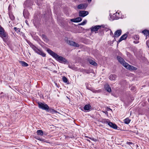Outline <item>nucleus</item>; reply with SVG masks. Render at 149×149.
<instances>
[{
    "label": "nucleus",
    "mask_w": 149,
    "mask_h": 149,
    "mask_svg": "<svg viewBox=\"0 0 149 149\" xmlns=\"http://www.w3.org/2000/svg\"><path fill=\"white\" fill-rule=\"evenodd\" d=\"M47 51L50 55L59 62L64 63H66L68 62L67 60L64 58L58 55L50 49H47Z\"/></svg>",
    "instance_id": "1"
},
{
    "label": "nucleus",
    "mask_w": 149,
    "mask_h": 149,
    "mask_svg": "<svg viewBox=\"0 0 149 149\" xmlns=\"http://www.w3.org/2000/svg\"><path fill=\"white\" fill-rule=\"evenodd\" d=\"M31 47L33 49V50L38 54L42 56L43 57H45L46 56V54L45 53L41 50L38 49L35 46L31 44L30 45Z\"/></svg>",
    "instance_id": "2"
},
{
    "label": "nucleus",
    "mask_w": 149,
    "mask_h": 149,
    "mask_svg": "<svg viewBox=\"0 0 149 149\" xmlns=\"http://www.w3.org/2000/svg\"><path fill=\"white\" fill-rule=\"evenodd\" d=\"M0 37L3 39V40L5 42L6 40L4 38H7L8 37V35L6 33L4 29L2 27L0 30Z\"/></svg>",
    "instance_id": "3"
},
{
    "label": "nucleus",
    "mask_w": 149,
    "mask_h": 149,
    "mask_svg": "<svg viewBox=\"0 0 149 149\" xmlns=\"http://www.w3.org/2000/svg\"><path fill=\"white\" fill-rule=\"evenodd\" d=\"M38 106L40 109H41L43 110L47 111L49 109V107L46 104L42 103L40 102H38Z\"/></svg>",
    "instance_id": "4"
},
{
    "label": "nucleus",
    "mask_w": 149,
    "mask_h": 149,
    "mask_svg": "<svg viewBox=\"0 0 149 149\" xmlns=\"http://www.w3.org/2000/svg\"><path fill=\"white\" fill-rule=\"evenodd\" d=\"M102 26L103 27V26L102 25H96L92 26L90 29L92 32H96L97 31L98 29L100 28Z\"/></svg>",
    "instance_id": "5"
},
{
    "label": "nucleus",
    "mask_w": 149,
    "mask_h": 149,
    "mask_svg": "<svg viewBox=\"0 0 149 149\" xmlns=\"http://www.w3.org/2000/svg\"><path fill=\"white\" fill-rule=\"evenodd\" d=\"M88 13H89L88 11H80L79 12V17H84L87 15Z\"/></svg>",
    "instance_id": "6"
},
{
    "label": "nucleus",
    "mask_w": 149,
    "mask_h": 149,
    "mask_svg": "<svg viewBox=\"0 0 149 149\" xmlns=\"http://www.w3.org/2000/svg\"><path fill=\"white\" fill-rule=\"evenodd\" d=\"M87 6V4L86 3H82L79 4L77 6L78 9L85 10Z\"/></svg>",
    "instance_id": "7"
},
{
    "label": "nucleus",
    "mask_w": 149,
    "mask_h": 149,
    "mask_svg": "<svg viewBox=\"0 0 149 149\" xmlns=\"http://www.w3.org/2000/svg\"><path fill=\"white\" fill-rule=\"evenodd\" d=\"M106 123H107L108 125H109L111 127L116 129H117L118 127L114 123H113L111 122H108L107 121H106Z\"/></svg>",
    "instance_id": "8"
},
{
    "label": "nucleus",
    "mask_w": 149,
    "mask_h": 149,
    "mask_svg": "<svg viewBox=\"0 0 149 149\" xmlns=\"http://www.w3.org/2000/svg\"><path fill=\"white\" fill-rule=\"evenodd\" d=\"M68 43L69 45H70L76 47H79V45L78 43L69 40L68 41Z\"/></svg>",
    "instance_id": "9"
},
{
    "label": "nucleus",
    "mask_w": 149,
    "mask_h": 149,
    "mask_svg": "<svg viewBox=\"0 0 149 149\" xmlns=\"http://www.w3.org/2000/svg\"><path fill=\"white\" fill-rule=\"evenodd\" d=\"M121 30L120 29L117 30L114 33L115 37H118L121 34Z\"/></svg>",
    "instance_id": "10"
},
{
    "label": "nucleus",
    "mask_w": 149,
    "mask_h": 149,
    "mask_svg": "<svg viewBox=\"0 0 149 149\" xmlns=\"http://www.w3.org/2000/svg\"><path fill=\"white\" fill-rule=\"evenodd\" d=\"M128 33H126L122 35L120 38V39L118 41V42H120L123 40H124L126 39L127 36V34Z\"/></svg>",
    "instance_id": "11"
},
{
    "label": "nucleus",
    "mask_w": 149,
    "mask_h": 149,
    "mask_svg": "<svg viewBox=\"0 0 149 149\" xmlns=\"http://www.w3.org/2000/svg\"><path fill=\"white\" fill-rule=\"evenodd\" d=\"M104 88L105 90H106L107 92L109 93L111 92V88L109 85L108 84H106L104 85Z\"/></svg>",
    "instance_id": "12"
},
{
    "label": "nucleus",
    "mask_w": 149,
    "mask_h": 149,
    "mask_svg": "<svg viewBox=\"0 0 149 149\" xmlns=\"http://www.w3.org/2000/svg\"><path fill=\"white\" fill-rule=\"evenodd\" d=\"M117 77V76L115 74H111L109 77V79L111 81L114 80Z\"/></svg>",
    "instance_id": "13"
},
{
    "label": "nucleus",
    "mask_w": 149,
    "mask_h": 149,
    "mask_svg": "<svg viewBox=\"0 0 149 149\" xmlns=\"http://www.w3.org/2000/svg\"><path fill=\"white\" fill-rule=\"evenodd\" d=\"M117 59L118 61L121 64H122L123 62H124L125 61L120 56H117Z\"/></svg>",
    "instance_id": "14"
},
{
    "label": "nucleus",
    "mask_w": 149,
    "mask_h": 149,
    "mask_svg": "<svg viewBox=\"0 0 149 149\" xmlns=\"http://www.w3.org/2000/svg\"><path fill=\"white\" fill-rule=\"evenodd\" d=\"M142 33L145 35L147 37V36L149 37V30L145 29L142 31Z\"/></svg>",
    "instance_id": "15"
},
{
    "label": "nucleus",
    "mask_w": 149,
    "mask_h": 149,
    "mask_svg": "<svg viewBox=\"0 0 149 149\" xmlns=\"http://www.w3.org/2000/svg\"><path fill=\"white\" fill-rule=\"evenodd\" d=\"M41 37L42 38V39L44 40L47 42H48L49 40L47 38V37L44 34H42L41 35Z\"/></svg>",
    "instance_id": "16"
},
{
    "label": "nucleus",
    "mask_w": 149,
    "mask_h": 149,
    "mask_svg": "<svg viewBox=\"0 0 149 149\" xmlns=\"http://www.w3.org/2000/svg\"><path fill=\"white\" fill-rule=\"evenodd\" d=\"M19 62L22 66L24 67H27L29 65L27 63L23 61H19Z\"/></svg>",
    "instance_id": "17"
},
{
    "label": "nucleus",
    "mask_w": 149,
    "mask_h": 149,
    "mask_svg": "<svg viewBox=\"0 0 149 149\" xmlns=\"http://www.w3.org/2000/svg\"><path fill=\"white\" fill-rule=\"evenodd\" d=\"M91 106L90 105L87 104L84 107V109L85 110H88L91 108Z\"/></svg>",
    "instance_id": "18"
},
{
    "label": "nucleus",
    "mask_w": 149,
    "mask_h": 149,
    "mask_svg": "<svg viewBox=\"0 0 149 149\" xmlns=\"http://www.w3.org/2000/svg\"><path fill=\"white\" fill-rule=\"evenodd\" d=\"M46 111L52 113H54L57 112V111H56L54 110V109L49 108V109Z\"/></svg>",
    "instance_id": "19"
},
{
    "label": "nucleus",
    "mask_w": 149,
    "mask_h": 149,
    "mask_svg": "<svg viewBox=\"0 0 149 149\" xmlns=\"http://www.w3.org/2000/svg\"><path fill=\"white\" fill-rule=\"evenodd\" d=\"M122 64L127 69H128V68H129L130 65L127 63L125 62V61Z\"/></svg>",
    "instance_id": "20"
},
{
    "label": "nucleus",
    "mask_w": 149,
    "mask_h": 149,
    "mask_svg": "<svg viewBox=\"0 0 149 149\" xmlns=\"http://www.w3.org/2000/svg\"><path fill=\"white\" fill-rule=\"evenodd\" d=\"M129 67V68H128V69L130 70H136L137 69L135 67L133 66L130 65Z\"/></svg>",
    "instance_id": "21"
},
{
    "label": "nucleus",
    "mask_w": 149,
    "mask_h": 149,
    "mask_svg": "<svg viewBox=\"0 0 149 149\" xmlns=\"http://www.w3.org/2000/svg\"><path fill=\"white\" fill-rule=\"evenodd\" d=\"M89 63H90V64L93 65L94 66H96L97 65V63L92 60H89Z\"/></svg>",
    "instance_id": "22"
},
{
    "label": "nucleus",
    "mask_w": 149,
    "mask_h": 149,
    "mask_svg": "<svg viewBox=\"0 0 149 149\" xmlns=\"http://www.w3.org/2000/svg\"><path fill=\"white\" fill-rule=\"evenodd\" d=\"M124 121V122L125 124H128L130 122L131 120L127 118L125 119Z\"/></svg>",
    "instance_id": "23"
},
{
    "label": "nucleus",
    "mask_w": 149,
    "mask_h": 149,
    "mask_svg": "<svg viewBox=\"0 0 149 149\" xmlns=\"http://www.w3.org/2000/svg\"><path fill=\"white\" fill-rule=\"evenodd\" d=\"M37 134L40 135L41 136H42L43 134V133L42 130H38L37 131Z\"/></svg>",
    "instance_id": "24"
},
{
    "label": "nucleus",
    "mask_w": 149,
    "mask_h": 149,
    "mask_svg": "<svg viewBox=\"0 0 149 149\" xmlns=\"http://www.w3.org/2000/svg\"><path fill=\"white\" fill-rule=\"evenodd\" d=\"M87 22L86 20H84L82 22L79 24V25H84Z\"/></svg>",
    "instance_id": "25"
},
{
    "label": "nucleus",
    "mask_w": 149,
    "mask_h": 149,
    "mask_svg": "<svg viewBox=\"0 0 149 149\" xmlns=\"http://www.w3.org/2000/svg\"><path fill=\"white\" fill-rule=\"evenodd\" d=\"M76 19L77 22H81L82 20V19L80 17H78L76 18Z\"/></svg>",
    "instance_id": "26"
},
{
    "label": "nucleus",
    "mask_w": 149,
    "mask_h": 149,
    "mask_svg": "<svg viewBox=\"0 0 149 149\" xmlns=\"http://www.w3.org/2000/svg\"><path fill=\"white\" fill-rule=\"evenodd\" d=\"M63 80L65 83H67L68 82V79L65 77H63L62 78Z\"/></svg>",
    "instance_id": "27"
},
{
    "label": "nucleus",
    "mask_w": 149,
    "mask_h": 149,
    "mask_svg": "<svg viewBox=\"0 0 149 149\" xmlns=\"http://www.w3.org/2000/svg\"><path fill=\"white\" fill-rule=\"evenodd\" d=\"M14 29L15 31L17 32L18 33L20 32V31L19 29L17 28L16 27H15Z\"/></svg>",
    "instance_id": "28"
},
{
    "label": "nucleus",
    "mask_w": 149,
    "mask_h": 149,
    "mask_svg": "<svg viewBox=\"0 0 149 149\" xmlns=\"http://www.w3.org/2000/svg\"><path fill=\"white\" fill-rule=\"evenodd\" d=\"M134 39L136 40H138L139 39V36L137 35H135L134 37Z\"/></svg>",
    "instance_id": "29"
},
{
    "label": "nucleus",
    "mask_w": 149,
    "mask_h": 149,
    "mask_svg": "<svg viewBox=\"0 0 149 149\" xmlns=\"http://www.w3.org/2000/svg\"><path fill=\"white\" fill-rule=\"evenodd\" d=\"M109 30L110 31V35L113 37H115L114 35H113V33L112 32V31L111 30L109 29Z\"/></svg>",
    "instance_id": "30"
},
{
    "label": "nucleus",
    "mask_w": 149,
    "mask_h": 149,
    "mask_svg": "<svg viewBox=\"0 0 149 149\" xmlns=\"http://www.w3.org/2000/svg\"><path fill=\"white\" fill-rule=\"evenodd\" d=\"M37 139L42 141H45V139H42V138H38Z\"/></svg>",
    "instance_id": "31"
},
{
    "label": "nucleus",
    "mask_w": 149,
    "mask_h": 149,
    "mask_svg": "<svg viewBox=\"0 0 149 149\" xmlns=\"http://www.w3.org/2000/svg\"><path fill=\"white\" fill-rule=\"evenodd\" d=\"M9 16L12 20H13L14 19V17L13 15H9Z\"/></svg>",
    "instance_id": "32"
},
{
    "label": "nucleus",
    "mask_w": 149,
    "mask_h": 149,
    "mask_svg": "<svg viewBox=\"0 0 149 149\" xmlns=\"http://www.w3.org/2000/svg\"><path fill=\"white\" fill-rule=\"evenodd\" d=\"M70 20L73 22H77L76 18L71 19H70Z\"/></svg>",
    "instance_id": "33"
},
{
    "label": "nucleus",
    "mask_w": 149,
    "mask_h": 149,
    "mask_svg": "<svg viewBox=\"0 0 149 149\" xmlns=\"http://www.w3.org/2000/svg\"><path fill=\"white\" fill-rule=\"evenodd\" d=\"M131 90L134 91H135L136 90V89L135 87H132L131 88Z\"/></svg>",
    "instance_id": "34"
},
{
    "label": "nucleus",
    "mask_w": 149,
    "mask_h": 149,
    "mask_svg": "<svg viewBox=\"0 0 149 149\" xmlns=\"http://www.w3.org/2000/svg\"><path fill=\"white\" fill-rule=\"evenodd\" d=\"M127 144L128 145H130L131 144H132L133 143L132 142H127Z\"/></svg>",
    "instance_id": "35"
},
{
    "label": "nucleus",
    "mask_w": 149,
    "mask_h": 149,
    "mask_svg": "<svg viewBox=\"0 0 149 149\" xmlns=\"http://www.w3.org/2000/svg\"><path fill=\"white\" fill-rule=\"evenodd\" d=\"M86 137H87V138H89L90 139H91V140H94V138H91H91H89V137H88V136H86Z\"/></svg>",
    "instance_id": "36"
},
{
    "label": "nucleus",
    "mask_w": 149,
    "mask_h": 149,
    "mask_svg": "<svg viewBox=\"0 0 149 149\" xmlns=\"http://www.w3.org/2000/svg\"><path fill=\"white\" fill-rule=\"evenodd\" d=\"M134 42L136 43H136H139V41L138 42H135V41H134Z\"/></svg>",
    "instance_id": "37"
},
{
    "label": "nucleus",
    "mask_w": 149,
    "mask_h": 149,
    "mask_svg": "<svg viewBox=\"0 0 149 149\" xmlns=\"http://www.w3.org/2000/svg\"><path fill=\"white\" fill-rule=\"evenodd\" d=\"M88 1V2L89 3H90V2H91L92 0H87Z\"/></svg>",
    "instance_id": "38"
},
{
    "label": "nucleus",
    "mask_w": 149,
    "mask_h": 149,
    "mask_svg": "<svg viewBox=\"0 0 149 149\" xmlns=\"http://www.w3.org/2000/svg\"><path fill=\"white\" fill-rule=\"evenodd\" d=\"M24 13H24V12H23V15H24V17L25 18V16Z\"/></svg>",
    "instance_id": "39"
},
{
    "label": "nucleus",
    "mask_w": 149,
    "mask_h": 149,
    "mask_svg": "<svg viewBox=\"0 0 149 149\" xmlns=\"http://www.w3.org/2000/svg\"><path fill=\"white\" fill-rule=\"evenodd\" d=\"M3 27L1 26L0 25V30Z\"/></svg>",
    "instance_id": "40"
},
{
    "label": "nucleus",
    "mask_w": 149,
    "mask_h": 149,
    "mask_svg": "<svg viewBox=\"0 0 149 149\" xmlns=\"http://www.w3.org/2000/svg\"><path fill=\"white\" fill-rule=\"evenodd\" d=\"M25 22L26 23V24H27V20H25Z\"/></svg>",
    "instance_id": "41"
},
{
    "label": "nucleus",
    "mask_w": 149,
    "mask_h": 149,
    "mask_svg": "<svg viewBox=\"0 0 149 149\" xmlns=\"http://www.w3.org/2000/svg\"><path fill=\"white\" fill-rule=\"evenodd\" d=\"M87 141H89L90 142V141L89 140H88V139H87Z\"/></svg>",
    "instance_id": "42"
},
{
    "label": "nucleus",
    "mask_w": 149,
    "mask_h": 149,
    "mask_svg": "<svg viewBox=\"0 0 149 149\" xmlns=\"http://www.w3.org/2000/svg\"><path fill=\"white\" fill-rule=\"evenodd\" d=\"M56 84V86H57V84L56 83V84Z\"/></svg>",
    "instance_id": "43"
},
{
    "label": "nucleus",
    "mask_w": 149,
    "mask_h": 149,
    "mask_svg": "<svg viewBox=\"0 0 149 149\" xmlns=\"http://www.w3.org/2000/svg\"><path fill=\"white\" fill-rule=\"evenodd\" d=\"M41 1H43V0H41Z\"/></svg>",
    "instance_id": "44"
}]
</instances>
